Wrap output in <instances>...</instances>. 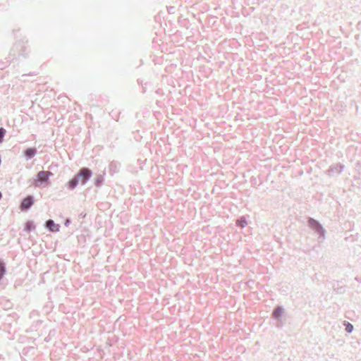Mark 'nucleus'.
<instances>
[{"instance_id": "1", "label": "nucleus", "mask_w": 361, "mask_h": 361, "mask_svg": "<svg viewBox=\"0 0 361 361\" xmlns=\"http://www.w3.org/2000/svg\"><path fill=\"white\" fill-rule=\"evenodd\" d=\"M92 175V171L88 168H82L78 173L68 181L67 186L69 189H75L79 184V178H82L81 183L85 184Z\"/></svg>"}, {"instance_id": "2", "label": "nucleus", "mask_w": 361, "mask_h": 361, "mask_svg": "<svg viewBox=\"0 0 361 361\" xmlns=\"http://www.w3.org/2000/svg\"><path fill=\"white\" fill-rule=\"evenodd\" d=\"M272 320L275 321L274 325L276 327L281 329L283 326L286 321V317L283 306L278 305L274 309L272 312Z\"/></svg>"}, {"instance_id": "3", "label": "nucleus", "mask_w": 361, "mask_h": 361, "mask_svg": "<svg viewBox=\"0 0 361 361\" xmlns=\"http://www.w3.org/2000/svg\"><path fill=\"white\" fill-rule=\"evenodd\" d=\"M307 223L309 227L319 235L318 238L319 242L323 241L325 238L326 230L324 228L322 224L317 220H315L311 217H309Z\"/></svg>"}, {"instance_id": "4", "label": "nucleus", "mask_w": 361, "mask_h": 361, "mask_svg": "<svg viewBox=\"0 0 361 361\" xmlns=\"http://www.w3.org/2000/svg\"><path fill=\"white\" fill-rule=\"evenodd\" d=\"M53 173L50 171H41L37 174V179L35 180L36 186H39L49 183V178Z\"/></svg>"}, {"instance_id": "5", "label": "nucleus", "mask_w": 361, "mask_h": 361, "mask_svg": "<svg viewBox=\"0 0 361 361\" xmlns=\"http://www.w3.org/2000/svg\"><path fill=\"white\" fill-rule=\"evenodd\" d=\"M344 168L345 166L341 163L333 164L329 166V169L326 171V173L330 177L334 175H338L341 173Z\"/></svg>"}, {"instance_id": "6", "label": "nucleus", "mask_w": 361, "mask_h": 361, "mask_svg": "<svg viewBox=\"0 0 361 361\" xmlns=\"http://www.w3.org/2000/svg\"><path fill=\"white\" fill-rule=\"evenodd\" d=\"M34 204V197L32 195H28L26 197H25L21 203L20 208L22 211H27Z\"/></svg>"}, {"instance_id": "7", "label": "nucleus", "mask_w": 361, "mask_h": 361, "mask_svg": "<svg viewBox=\"0 0 361 361\" xmlns=\"http://www.w3.org/2000/svg\"><path fill=\"white\" fill-rule=\"evenodd\" d=\"M44 226L47 228L52 232H58L60 229V225L55 224L54 221L52 219L47 220L45 222Z\"/></svg>"}, {"instance_id": "8", "label": "nucleus", "mask_w": 361, "mask_h": 361, "mask_svg": "<svg viewBox=\"0 0 361 361\" xmlns=\"http://www.w3.org/2000/svg\"><path fill=\"white\" fill-rule=\"evenodd\" d=\"M121 164L117 161H112L109 166V173L113 176L119 171Z\"/></svg>"}, {"instance_id": "9", "label": "nucleus", "mask_w": 361, "mask_h": 361, "mask_svg": "<svg viewBox=\"0 0 361 361\" xmlns=\"http://www.w3.org/2000/svg\"><path fill=\"white\" fill-rule=\"evenodd\" d=\"M36 154L37 149L35 148H27L24 151V154L27 160L33 158Z\"/></svg>"}, {"instance_id": "10", "label": "nucleus", "mask_w": 361, "mask_h": 361, "mask_svg": "<svg viewBox=\"0 0 361 361\" xmlns=\"http://www.w3.org/2000/svg\"><path fill=\"white\" fill-rule=\"evenodd\" d=\"M247 225L246 217L243 216L236 221V226L244 228Z\"/></svg>"}, {"instance_id": "11", "label": "nucleus", "mask_w": 361, "mask_h": 361, "mask_svg": "<svg viewBox=\"0 0 361 361\" xmlns=\"http://www.w3.org/2000/svg\"><path fill=\"white\" fill-rule=\"evenodd\" d=\"M35 225L34 222L32 221H27V223L25 224V231L27 232H30L32 230H35Z\"/></svg>"}, {"instance_id": "12", "label": "nucleus", "mask_w": 361, "mask_h": 361, "mask_svg": "<svg viewBox=\"0 0 361 361\" xmlns=\"http://www.w3.org/2000/svg\"><path fill=\"white\" fill-rule=\"evenodd\" d=\"M6 272V265L3 262L0 261V281L3 279Z\"/></svg>"}, {"instance_id": "13", "label": "nucleus", "mask_w": 361, "mask_h": 361, "mask_svg": "<svg viewBox=\"0 0 361 361\" xmlns=\"http://www.w3.org/2000/svg\"><path fill=\"white\" fill-rule=\"evenodd\" d=\"M103 182H104V177L102 175H100L97 178L94 185L97 187H100L102 185Z\"/></svg>"}, {"instance_id": "14", "label": "nucleus", "mask_w": 361, "mask_h": 361, "mask_svg": "<svg viewBox=\"0 0 361 361\" xmlns=\"http://www.w3.org/2000/svg\"><path fill=\"white\" fill-rule=\"evenodd\" d=\"M345 331L347 333H351L353 331V325L350 322H345Z\"/></svg>"}, {"instance_id": "15", "label": "nucleus", "mask_w": 361, "mask_h": 361, "mask_svg": "<svg viewBox=\"0 0 361 361\" xmlns=\"http://www.w3.org/2000/svg\"><path fill=\"white\" fill-rule=\"evenodd\" d=\"M6 130L4 128H0V143L3 142Z\"/></svg>"}, {"instance_id": "16", "label": "nucleus", "mask_w": 361, "mask_h": 361, "mask_svg": "<svg viewBox=\"0 0 361 361\" xmlns=\"http://www.w3.org/2000/svg\"><path fill=\"white\" fill-rule=\"evenodd\" d=\"M8 64V61H6V63L1 62L0 63V69L3 70L4 69Z\"/></svg>"}, {"instance_id": "17", "label": "nucleus", "mask_w": 361, "mask_h": 361, "mask_svg": "<svg viewBox=\"0 0 361 361\" xmlns=\"http://www.w3.org/2000/svg\"><path fill=\"white\" fill-rule=\"evenodd\" d=\"M71 224V220L69 219H67L65 222H64V225L65 226H68Z\"/></svg>"}, {"instance_id": "18", "label": "nucleus", "mask_w": 361, "mask_h": 361, "mask_svg": "<svg viewBox=\"0 0 361 361\" xmlns=\"http://www.w3.org/2000/svg\"><path fill=\"white\" fill-rule=\"evenodd\" d=\"M355 281H357V282L361 283V276H360V277H359V276H356V277L355 278Z\"/></svg>"}, {"instance_id": "19", "label": "nucleus", "mask_w": 361, "mask_h": 361, "mask_svg": "<svg viewBox=\"0 0 361 361\" xmlns=\"http://www.w3.org/2000/svg\"><path fill=\"white\" fill-rule=\"evenodd\" d=\"M34 75L33 73H29V74H23L22 75V77H25V76H27V75Z\"/></svg>"}, {"instance_id": "20", "label": "nucleus", "mask_w": 361, "mask_h": 361, "mask_svg": "<svg viewBox=\"0 0 361 361\" xmlns=\"http://www.w3.org/2000/svg\"><path fill=\"white\" fill-rule=\"evenodd\" d=\"M1 197H2V194H1V192H0V200L1 199Z\"/></svg>"}, {"instance_id": "21", "label": "nucleus", "mask_w": 361, "mask_h": 361, "mask_svg": "<svg viewBox=\"0 0 361 361\" xmlns=\"http://www.w3.org/2000/svg\"><path fill=\"white\" fill-rule=\"evenodd\" d=\"M81 180H82V178H79V183L80 182L81 183Z\"/></svg>"}]
</instances>
